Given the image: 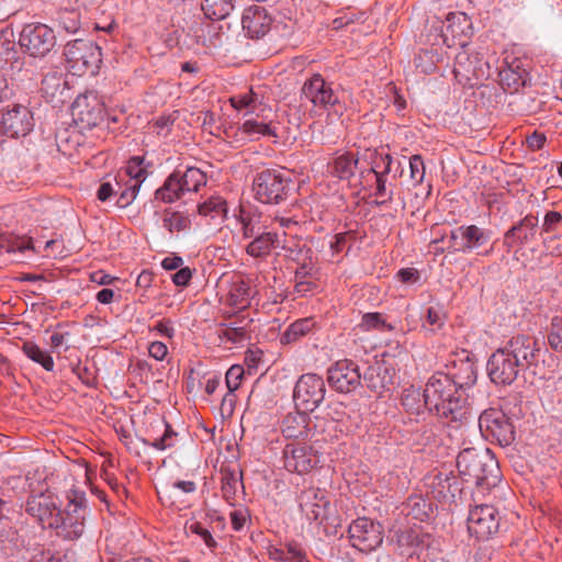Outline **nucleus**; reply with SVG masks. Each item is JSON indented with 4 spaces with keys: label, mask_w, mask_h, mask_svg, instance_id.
Returning <instances> with one entry per match:
<instances>
[{
    "label": "nucleus",
    "mask_w": 562,
    "mask_h": 562,
    "mask_svg": "<svg viewBox=\"0 0 562 562\" xmlns=\"http://www.w3.org/2000/svg\"><path fill=\"white\" fill-rule=\"evenodd\" d=\"M541 348L538 340L525 334L510 337L488 358L486 372L495 385H512L521 371L536 367Z\"/></svg>",
    "instance_id": "f257e3e1"
},
{
    "label": "nucleus",
    "mask_w": 562,
    "mask_h": 562,
    "mask_svg": "<svg viewBox=\"0 0 562 562\" xmlns=\"http://www.w3.org/2000/svg\"><path fill=\"white\" fill-rule=\"evenodd\" d=\"M428 411L447 422L463 423L470 415L469 394L451 383L443 372H435L425 386Z\"/></svg>",
    "instance_id": "f03ea898"
},
{
    "label": "nucleus",
    "mask_w": 562,
    "mask_h": 562,
    "mask_svg": "<svg viewBox=\"0 0 562 562\" xmlns=\"http://www.w3.org/2000/svg\"><path fill=\"white\" fill-rule=\"evenodd\" d=\"M457 468L462 481L490 491L501 481L497 460L490 449L465 448L457 457Z\"/></svg>",
    "instance_id": "7ed1b4c3"
},
{
    "label": "nucleus",
    "mask_w": 562,
    "mask_h": 562,
    "mask_svg": "<svg viewBox=\"0 0 562 562\" xmlns=\"http://www.w3.org/2000/svg\"><path fill=\"white\" fill-rule=\"evenodd\" d=\"M473 34L472 21L464 12H450L445 20L432 21L427 33V41L431 45L447 47L468 46V40Z\"/></svg>",
    "instance_id": "20e7f679"
},
{
    "label": "nucleus",
    "mask_w": 562,
    "mask_h": 562,
    "mask_svg": "<svg viewBox=\"0 0 562 562\" xmlns=\"http://www.w3.org/2000/svg\"><path fill=\"white\" fill-rule=\"evenodd\" d=\"M292 180L282 169H263L252 180L255 199L262 204L278 205L291 193Z\"/></svg>",
    "instance_id": "39448f33"
},
{
    "label": "nucleus",
    "mask_w": 562,
    "mask_h": 562,
    "mask_svg": "<svg viewBox=\"0 0 562 562\" xmlns=\"http://www.w3.org/2000/svg\"><path fill=\"white\" fill-rule=\"evenodd\" d=\"M57 497L50 493L40 492L31 495L26 502L25 510L36 518L43 528L56 530V535L68 539L70 529L66 524L65 513L58 507Z\"/></svg>",
    "instance_id": "423d86ee"
},
{
    "label": "nucleus",
    "mask_w": 562,
    "mask_h": 562,
    "mask_svg": "<svg viewBox=\"0 0 562 562\" xmlns=\"http://www.w3.org/2000/svg\"><path fill=\"white\" fill-rule=\"evenodd\" d=\"M453 74L459 83L475 87L490 77V64L483 53L468 45L456 55Z\"/></svg>",
    "instance_id": "0eeeda50"
},
{
    "label": "nucleus",
    "mask_w": 562,
    "mask_h": 562,
    "mask_svg": "<svg viewBox=\"0 0 562 562\" xmlns=\"http://www.w3.org/2000/svg\"><path fill=\"white\" fill-rule=\"evenodd\" d=\"M479 428L482 436L502 447L515 440V428L506 414L497 408H487L480 414Z\"/></svg>",
    "instance_id": "6e6552de"
},
{
    "label": "nucleus",
    "mask_w": 562,
    "mask_h": 562,
    "mask_svg": "<svg viewBox=\"0 0 562 562\" xmlns=\"http://www.w3.org/2000/svg\"><path fill=\"white\" fill-rule=\"evenodd\" d=\"M302 97L319 110L333 109L336 113L341 109L338 91L334 83L325 80L319 74L306 79L301 89Z\"/></svg>",
    "instance_id": "1a4fd4ad"
},
{
    "label": "nucleus",
    "mask_w": 562,
    "mask_h": 562,
    "mask_svg": "<svg viewBox=\"0 0 562 562\" xmlns=\"http://www.w3.org/2000/svg\"><path fill=\"white\" fill-rule=\"evenodd\" d=\"M325 382L315 373L302 374L295 383L293 400L295 407L305 412H314L324 401Z\"/></svg>",
    "instance_id": "9d476101"
},
{
    "label": "nucleus",
    "mask_w": 562,
    "mask_h": 562,
    "mask_svg": "<svg viewBox=\"0 0 562 562\" xmlns=\"http://www.w3.org/2000/svg\"><path fill=\"white\" fill-rule=\"evenodd\" d=\"M19 44L24 53L33 57L45 56L55 45L50 27L42 23L26 24L20 33Z\"/></svg>",
    "instance_id": "9b49d317"
},
{
    "label": "nucleus",
    "mask_w": 562,
    "mask_h": 562,
    "mask_svg": "<svg viewBox=\"0 0 562 562\" xmlns=\"http://www.w3.org/2000/svg\"><path fill=\"white\" fill-rule=\"evenodd\" d=\"M102 112V103L94 91L79 94L72 101V126L77 127L79 133L90 130L98 125Z\"/></svg>",
    "instance_id": "f8f14e48"
},
{
    "label": "nucleus",
    "mask_w": 562,
    "mask_h": 562,
    "mask_svg": "<svg viewBox=\"0 0 562 562\" xmlns=\"http://www.w3.org/2000/svg\"><path fill=\"white\" fill-rule=\"evenodd\" d=\"M348 532L352 547L362 552L375 550L383 540L381 524L367 517L353 520Z\"/></svg>",
    "instance_id": "ddd939ff"
},
{
    "label": "nucleus",
    "mask_w": 562,
    "mask_h": 562,
    "mask_svg": "<svg viewBox=\"0 0 562 562\" xmlns=\"http://www.w3.org/2000/svg\"><path fill=\"white\" fill-rule=\"evenodd\" d=\"M499 517L492 505H479L472 508L468 516V530L477 540H487L497 532Z\"/></svg>",
    "instance_id": "4468645a"
},
{
    "label": "nucleus",
    "mask_w": 562,
    "mask_h": 562,
    "mask_svg": "<svg viewBox=\"0 0 562 562\" xmlns=\"http://www.w3.org/2000/svg\"><path fill=\"white\" fill-rule=\"evenodd\" d=\"M427 493L440 503H452L462 492L459 477L452 471H434L425 476Z\"/></svg>",
    "instance_id": "2eb2a0df"
},
{
    "label": "nucleus",
    "mask_w": 562,
    "mask_h": 562,
    "mask_svg": "<svg viewBox=\"0 0 562 562\" xmlns=\"http://www.w3.org/2000/svg\"><path fill=\"white\" fill-rule=\"evenodd\" d=\"M282 458L284 468L289 472L305 474L312 471L319 463L317 451L312 446L300 443H288L283 448Z\"/></svg>",
    "instance_id": "dca6fc26"
},
{
    "label": "nucleus",
    "mask_w": 562,
    "mask_h": 562,
    "mask_svg": "<svg viewBox=\"0 0 562 562\" xmlns=\"http://www.w3.org/2000/svg\"><path fill=\"white\" fill-rule=\"evenodd\" d=\"M446 368L443 376H447L451 383L464 392H468L476 383L477 367L469 352L463 350L456 359L450 360Z\"/></svg>",
    "instance_id": "f3484780"
},
{
    "label": "nucleus",
    "mask_w": 562,
    "mask_h": 562,
    "mask_svg": "<svg viewBox=\"0 0 562 562\" xmlns=\"http://www.w3.org/2000/svg\"><path fill=\"white\" fill-rule=\"evenodd\" d=\"M327 373L329 385L340 393H350L361 384L359 368L351 360L337 361Z\"/></svg>",
    "instance_id": "a211bd4d"
},
{
    "label": "nucleus",
    "mask_w": 562,
    "mask_h": 562,
    "mask_svg": "<svg viewBox=\"0 0 562 562\" xmlns=\"http://www.w3.org/2000/svg\"><path fill=\"white\" fill-rule=\"evenodd\" d=\"M100 61L101 52L94 43L72 40V76H82L87 71L94 75Z\"/></svg>",
    "instance_id": "6ab92c4d"
},
{
    "label": "nucleus",
    "mask_w": 562,
    "mask_h": 562,
    "mask_svg": "<svg viewBox=\"0 0 562 562\" xmlns=\"http://www.w3.org/2000/svg\"><path fill=\"white\" fill-rule=\"evenodd\" d=\"M33 114L24 105L14 104L2 114L1 127L7 136H26L33 130Z\"/></svg>",
    "instance_id": "aec40b11"
},
{
    "label": "nucleus",
    "mask_w": 562,
    "mask_h": 562,
    "mask_svg": "<svg viewBox=\"0 0 562 562\" xmlns=\"http://www.w3.org/2000/svg\"><path fill=\"white\" fill-rule=\"evenodd\" d=\"M272 22V16L263 5L252 4L243 12V30L250 38L263 37L270 31Z\"/></svg>",
    "instance_id": "412c9836"
},
{
    "label": "nucleus",
    "mask_w": 562,
    "mask_h": 562,
    "mask_svg": "<svg viewBox=\"0 0 562 562\" xmlns=\"http://www.w3.org/2000/svg\"><path fill=\"white\" fill-rule=\"evenodd\" d=\"M315 427L308 412L297 409L283 418L281 431L285 438L308 439L314 436Z\"/></svg>",
    "instance_id": "4be33fe9"
},
{
    "label": "nucleus",
    "mask_w": 562,
    "mask_h": 562,
    "mask_svg": "<svg viewBox=\"0 0 562 562\" xmlns=\"http://www.w3.org/2000/svg\"><path fill=\"white\" fill-rule=\"evenodd\" d=\"M297 502L301 512L307 520L318 521L325 519L329 501L319 490L310 487L302 491Z\"/></svg>",
    "instance_id": "5701e85b"
},
{
    "label": "nucleus",
    "mask_w": 562,
    "mask_h": 562,
    "mask_svg": "<svg viewBox=\"0 0 562 562\" xmlns=\"http://www.w3.org/2000/svg\"><path fill=\"white\" fill-rule=\"evenodd\" d=\"M538 217L532 214L526 215L504 234V246L507 250L515 246H525L536 237Z\"/></svg>",
    "instance_id": "b1692460"
},
{
    "label": "nucleus",
    "mask_w": 562,
    "mask_h": 562,
    "mask_svg": "<svg viewBox=\"0 0 562 562\" xmlns=\"http://www.w3.org/2000/svg\"><path fill=\"white\" fill-rule=\"evenodd\" d=\"M285 233L282 235L272 231H261L250 239L251 241L246 246V254L252 258H267L274 248L284 247Z\"/></svg>",
    "instance_id": "393cba45"
},
{
    "label": "nucleus",
    "mask_w": 562,
    "mask_h": 562,
    "mask_svg": "<svg viewBox=\"0 0 562 562\" xmlns=\"http://www.w3.org/2000/svg\"><path fill=\"white\" fill-rule=\"evenodd\" d=\"M68 81L58 74H48L42 80V91L54 108L65 105L70 98Z\"/></svg>",
    "instance_id": "a878e982"
},
{
    "label": "nucleus",
    "mask_w": 562,
    "mask_h": 562,
    "mask_svg": "<svg viewBox=\"0 0 562 562\" xmlns=\"http://www.w3.org/2000/svg\"><path fill=\"white\" fill-rule=\"evenodd\" d=\"M499 85L502 89L507 93H516L522 88L528 78V72L520 66L518 60H514L512 64L503 66L498 72Z\"/></svg>",
    "instance_id": "bb28decb"
},
{
    "label": "nucleus",
    "mask_w": 562,
    "mask_h": 562,
    "mask_svg": "<svg viewBox=\"0 0 562 562\" xmlns=\"http://www.w3.org/2000/svg\"><path fill=\"white\" fill-rule=\"evenodd\" d=\"M220 474L222 496L229 505L234 506L239 490H244L241 471L231 467H222Z\"/></svg>",
    "instance_id": "cd10ccee"
},
{
    "label": "nucleus",
    "mask_w": 562,
    "mask_h": 562,
    "mask_svg": "<svg viewBox=\"0 0 562 562\" xmlns=\"http://www.w3.org/2000/svg\"><path fill=\"white\" fill-rule=\"evenodd\" d=\"M361 379L366 386L376 394H381L386 390L392 381V376L387 368L380 362H374L369 366L361 375Z\"/></svg>",
    "instance_id": "c85d7f7f"
},
{
    "label": "nucleus",
    "mask_w": 562,
    "mask_h": 562,
    "mask_svg": "<svg viewBox=\"0 0 562 562\" xmlns=\"http://www.w3.org/2000/svg\"><path fill=\"white\" fill-rule=\"evenodd\" d=\"M459 231L462 235V254L471 252L472 250L484 246L492 237L491 229L481 228L476 225H462L459 226Z\"/></svg>",
    "instance_id": "c756f323"
},
{
    "label": "nucleus",
    "mask_w": 562,
    "mask_h": 562,
    "mask_svg": "<svg viewBox=\"0 0 562 562\" xmlns=\"http://www.w3.org/2000/svg\"><path fill=\"white\" fill-rule=\"evenodd\" d=\"M235 217L240 225V233L244 239H250L262 231V215L256 209L240 206Z\"/></svg>",
    "instance_id": "7c9ffc66"
},
{
    "label": "nucleus",
    "mask_w": 562,
    "mask_h": 562,
    "mask_svg": "<svg viewBox=\"0 0 562 562\" xmlns=\"http://www.w3.org/2000/svg\"><path fill=\"white\" fill-rule=\"evenodd\" d=\"M359 159L351 153L337 156L329 165V172L340 180H350L357 170Z\"/></svg>",
    "instance_id": "2f4dec72"
},
{
    "label": "nucleus",
    "mask_w": 562,
    "mask_h": 562,
    "mask_svg": "<svg viewBox=\"0 0 562 562\" xmlns=\"http://www.w3.org/2000/svg\"><path fill=\"white\" fill-rule=\"evenodd\" d=\"M401 400L403 408L409 415L416 417L424 416L426 409H428L425 391L422 392L419 389H415L414 386L405 389Z\"/></svg>",
    "instance_id": "473e14b6"
},
{
    "label": "nucleus",
    "mask_w": 562,
    "mask_h": 562,
    "mask_svg": "<svg viewBox=\"0 0 562 562\" xmlns=\"http://www.w3.org/2000/svg\"><path fill=\"white\" fill-rule=\"evenodd\" d=\"M367 172L373 176L382 175L387 177L391 172H394V178L401 177L403 168L400 161H395L389 153H374V159L371 162L370 169Z\"/></svg>",
    "instance_id": "72a5a7b5"
},
{
    "label": "nucleus",
    "mask_w": 562,
    "mask_h": 562,
    "mask_svg": "<svg viewBox=\"0 0 562 562\" xmlns=\"http://www.w3.org/2000/svg\"><path fill=\"white\" fill-rule=\"evenodd\" d=\"M184 194L179 178V170H175L164 182V184L156 190V200L162 201L164 203H172L180 199Z\"/></svg>",
    "instance_id": "f704fd0d"
},
{
    "label": "nucleus",
    "mask_w": 562,
    "mask_h": 562,
    "mask_svg": "<svg viewBox=\"0 0 562 562\" xmlns=\"http://www.w3.org/2000/svg\"><path fill=\"white\" fill-rule=\"evenodd\" d=\"M72 539L78 538L83 532V524L88 514L87 498L85 492L72 488Z\"/></svg>",
    "instance_id": "c9c22d12"
},
{
    "label": "nucleus",
    "mask_w": 562,
    "mask_h": 562,
    "mask_svg": "<svg viewBox=\"0 0 562 562\" xmlns=\"http://www.w3.org/2000/svg\"><path fill=\"white\" fill-rule=\"evenodd\" d=\"M235 8V0H202L201 9L210 20H224Z\"/></svg>",
    "instance_id": "e433bc0d"
},
{
    "label": "nucleus",
    "mask_w": 562,
    "mask_h": 562,
    "mask_svg": "<svg viewBox=\"0 0 562 562\" xmlns=\"http://www.w3.org/2000/svg\"><path fill=\"white\" fill-rule=\"evenodd\" d=\"M313 318H301L292 323L281 335L280 342L282 345L294 344L302 337L306 336L314 327Z\"/></svg>",
    "instance_id": "4c0bfd02"
},
{
    "label": "nucleus",
    "mask_w": 562,
    "mask_h": 562,
    "mask_svg": "<svg viewBox=\"0 0 562 562\" xmlns=\"http://www.w3.org/2000/svg\"><path fill=\"white\" fill-rule=\"evenodd\" d=\"M374 178L375 186L372 195L375 196V200L371 202V205L382 207L393 201L394 186L387 182V177H382V175L374 176Z\"/></svg>",
    "instance_id": "58836bf2"
},
{
    "label": "nucleus",
    "mask_w": 562,
    "mask_h": 562,
    "mask_svg": "<svg viewBox=\"0 0 562 562\" xmlns=\"http://www.w3.org/2000/svg\"><path fill=\"white\" fill-rule=\"evenodd\" d=\"M182 189L186 192H198L206 184V175L196 167H188L184 172L179 170Z\"/></svg>",
    "instance_id": "ea45409f"
},
{
    "label": "nucleus",
    "mask_w": 562,
    "mask_h": 562,
    "mask_svg": "<svg viewBox=\"0 0 562 562\" xmlns=\"http://www.w3.org/2000/svg\"><path fill=\"white\" fill-rule=\"evenodd\" d=\"M24 355L33 362L42 366L46 371H52L54 360L50 355L33 341H25L22 346Z\"/></svg>",
    "instance_id": "a19ab883"
},
{
    "label": "nucleus",
    "mask_w": 562,
    "mask_h": 562,
    "mask_svg": "<svg viewBox=\"0 0 562 562\" xmlns=\"http://www.w3.org/2000/svg\"><path fill=\"white\" fill-rule=\"evenodd\" d=\"M251 297V289L245 281L233 283L228 293L229 305L236 308H245L249 305Z\"/></svg>",
    "instance_id": "79ce46f5"
},
{
    "label": "nucleus",
    "mask_w": 562,
    "mask_h": 562,
    "mask_svg": "<svg viewBox=\"0 0 562 562\" xmlns=\"http://www.w3.org/2000/svg\"><path fill=\"white\" fill-rule=\"evenodd\" d=\"M190 218L181 212L167 209L162 216V227L169 233H180L189 228Z\"/></svg>",
    "instance_id": "37998d69"
},
{
    "label": "nucleus",
    "mask_w": 562,
    "mask_h": 562,
    "mask_svg": "<svg viewBox=\"0 0 562 562\" xmlns=\"http://www.w3.org/2000/svg\"><path fill=\"white\" fill-rule=\"evenodd\" d=\"M158 423L164 428V434L159 438H156L153 441L146 438H139V440L145 446H150L156 450L164 451L175 446V438L177 434L165 419H160Z\"/></svg>",
    "instance_id": "c03bdc74"
},
{
    "label": "nucleus",
    "mask_w": 562,
    "mask_h": 562,
    "mask_svg": "<svg viewBox=\"0 0 562 562\" xmlns=\"http://www.w3.org/2000/svg\"><path fill=\"white\" fill-rule=\"evenodd\" d=\"M407 515L419 521H425L432 512L431 504L422 496H411L406 502Z\"/></svg>",
    "instance_id": "a18cd8bd"
},
{
    "label": "nucleus",
    "mask_w": 562,
    "mask_h": 562,
    "mask_svg": "<svg viewBox=\"0 0 562 562\" xmlns=\"http://www.w3.org/2000/svg\"><path fill=\"white\" fill-rule=\"evenodd\" d=\"M229 101L232 106L236 110L249 109L251 111L261 103L259 95L252 89H249L247 92L233 95Z\"/></svg>",
    "instance_id": "49530a36"
},
{
    "label": "nucleus",
    "mask_w": 562,
    "mask_h": 562,
    "mask_svg": "<svg viewBox=\"0 0 562 562\" xmlns=\"http://www.w3.org/2000/svg\"><path fill=\"white\" fill-rule=\"evenodd\" d=\"M144 158L140 156H134L132 157L127 166L125 168L124 173L122 176L127 179V181L137 180L139 181V184L142 186L143 181L146 178L147 171L143 167Z\"/></svg>",
    "instance_id": "de8ad7c7"
},
{
    "label": "nucleus",
    "mask_w": 562,
    "mask_h": 562,
    "mask_svg": "<svg viewBox=\"0 0 562 562\" xmlns=\"http://www.w3.org/2000/svg\"><path fill=\"white\" fill-rule=\"evenodd\" d=\"M220 336L233 344H241L246 341L248 336L247 325H236L234 323L224 324Z\"/></svg>",
    "instance_id": "09e8293b"
},
{
    "label": "nucleus",
    "mask_w": 562,
    "mask_h": 562,
    "mask_svg": "<svg viewBox=\"0 0 562 562\" xmlns=\"http://www.w3.org/2000/svg\"><path fill=\"white\" fill-rule=\"evenodd\" d=\"M241 131L250 137L276 136V132L270 124L256 120H246L241 125Z\"/></svg>",
    "instance_id": "8fccbe9b"
},
{
    "label": "nucleus",
    "mask_w": 562,
    "mask_h": 562,
    "mask_svg": "<svg viewBox=\"0 0 562 562\" xmlns=\"http://www.w3.org/2000/svg\"><path fill=\"white\" fill-rule=\"evenodd\" d=\"M199 214L204 216H220L227 212L226 201L220 196H212L199 205Z\"/></svg>",
    "instance_id": "3c124183"
},
{
    "label": "nucleus",
    "mask_w": 562,
    "mask_h": 562,
    "mask_svg": "<svg viewBox=\"0 0 562 562\" xmlns=\"http://www.w3.org/2000/svg\"><path fill=\"white\" fill-rule=\"evenodd\" d=\"M363 330H387L391 331L394 329V326L391 324H386L383 315L381 313H367L362 315L361 323L359 325Z\"/></svg>",
    "instance_id": "603ef678"
},
{
    "label": "nucleus",
    "mask_w": 562,
    "mask_h": 562,
    "mask_svg": "<svg viewBox=\"0 0 562 562\" xmlns=\"http://www.w3.org/2000/svg\"><path fill=\"white\" fill-rule=\"evenodd\" d=\"M49 340L53 351L58 356H60L63 352L66 353L70 347L69 333L67 328L63 326H58V328L52 333Z\"/></svg>",
    "instance_id": "864d4df0"
},
{
    "label": "nucleus",
    "mask_w": 562,
    "mask_h": 562,
    "mask_svg": "<svg viewBox=\"0 0 562 562\" xmlns=\"http://www.w3.org/2000/svg\"><path fill=\"white\" fill-rule=\"evenodd\" d=\"M140 184L137 180L126 181L123 190L120 191V196L116 200V205L121 209H125L133 203L135 200Z\"/></svg>",
    "instance_id": "5fc2aeb1"
},
{
    "label": "nucleus",
    "mask_w": 562,
    "mask_h": 562,
    "mask_svg": "<svg viewBox=\"0 0 562 562\" xmlns=\"http://www.w3.org/2000/svg\"><path fill=\"white\" fill-rule=\"evenodd\" d=\"M548 344L554 351L562 352V317L560 316H555L551 321Z\"/></svg>",
    "instance_id": "6e6d98bb"
},
{
    "label": "nucleus",
    "mask_w": 562,
    "mask_h": 562,
    "mask_svg": "<svg viewBox=\"0 0 562 562\" xmlns=\"http://www.w3.org/2000/svg\"><path fill=\"white\" fill-rule=\"evenodd\" d=\"M0 248L7 254L18 255L31 249V246L27 241L16 237H3L0 239Z\"/></svg>",
    "instance_id": "4d7b16f0"
},
{
    "label": "nucleus",
    "mask_w": 562,
    "mask_h": 562,
    "mask_svg": "<svg viewBox=\"0 0 562 562\" xmlns=\"http://www.w3.org/2000/svg\"><path fill=\"white\" fill-rule=\"evenodd\" d=\"M411 180L414 186H418L425 178V164L420 155H413L409 158Z\"/></svg>",
    "instance_id": "13d9d810"
},
{
    "label": "nucleus",
    "mask_w": 562,
    "mask_h": 562,
    "mask_svg": "<svg viewBox=\"0 0 562 562\" xmlns=\"http://www.w3.org/2000/svg\"><path fill=\"white\" fill-rule=\"evenodd\" d=\"M445 324V314L440 307L430 306L427 310L426 321L423 326H429L431 331L440 329Z\"/></svg>",
    "instance_id": "bf43d9fd"
},
{
    "label": "nucleus",
    "mask_w": 562,
    "mask_h": 562,
    "mask_svg": "<svg viewBox=\"0 0 562 562\" xmlns=\"http://www.w3.org/2000/svg\"><path fill=\"white\" fill-rule=\"evenodd\" d=\"M244 373V368L239 364H234L227 370L225 381L229 391H236L239 387Z\"/></svg>",
    "instance_id": "052dcab7"
},
{
    "label": "nucleus",
    "mask_w": 562,
    "mask_h": 562,
    "mask_svg": "<svg viewBox=\"0 0 562 562\" xmlns=\"http://www.w3.org/2000/svg\"><path fill=\"white\" fill-rule=\"evenodd\" d=\"M72 476L82 480L85 484L91 483V473L83 458L72 459Z\"/></svg>",
    "instance_id": "680f3d73"
},
{
    "label": "nucleus",
    "mask_w": 562,
    "mask_h": 562,
    "mask_svg": "<svg viewBox=\"0 0 562 562\" xmlns=\"http://www.w3.org/2000/svg\"><path fill=\"white\" fill-rule=\"evenodd\" d=\"M561 223H562V214L558 211H549L546 213V215L543 217L541 231H542V233H546V234L555 233L559 229V226Z\"/></svg>",
    "instance_id": "e2e57ef3"
},
{
    "label": "nucleus",
    "mask_w": 562,
    "mask_h": 562,
    "mask_svg": "<svg viewBox=\"0 0 562 562\" xmlns=\"http://www.w3.org/2000/svg\"><path fill=\"white\" fill-rule=\"evenodd\" d=\"M190 531L194 535H198L204 541V543L207 548H210V549L216 548L217 542L213 538L210 530L204 528L201 522H193L190 526Z\"/></svg>",
    "instance_id": "0e129e2a"
},
{
    "label": "nucleus",
    "mask_w": 562,
    "mask_h": 562,
    "mask_svg": "<svg viewBox=\"0 0 562 562\" xmlns=\"http://www.w3.org/2000/svg\"><path fill=\"white\" fill-rule=\"evenodd\" d=\"M117 186L116 180L108 179L101 182L98 191H97V198L101 202H105L110 200L114 195V187Z\"/></svg>",
    "instance_id": "69168bd1"
},
{
    "label": "nucleus",
    "mask_w": 562,
    "mask_h": 562,
    "mask_svg": "<svg viewBox=\"0 0 562 562\" xmlns=\"http://www.w3.org/2000/svg\"><path fill=\"white\" fill-rule=\"evenodd\" d=\"M356 18H357V13L353 11H341L331 21V26L334 30H340V29L346 27L349 24L353 23Z\"/></svg>",
    "instance_id": "338daca9"
},
{
    "label": "nucleus",
    "mask_w": 562,
    "mask_h": 562,
    "mask_svg": "<svg viewBox=\"0 0 562 562\" xmlns=\"http://www.w3.org/2000/svg\"><path fill=\"white\" fill-rule=\"evenodd\" d=\"M229 517L233 529L239 531L244 528L248 514L246 509H235L229 514Z\"/></svg>",
    "instance_id": "774afa93"
}]
</instances>
